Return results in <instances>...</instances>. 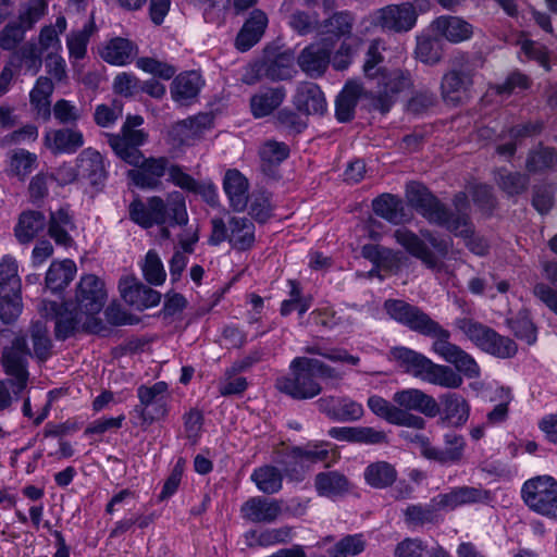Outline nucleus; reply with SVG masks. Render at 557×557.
<instances>
[{"instance_id":"f257e3e1","label":"nucleus","mask_w":557,"mask_h":557,"mask_svg":"<svg viewBox=\"0 0 557 557\" xmlns=\"http://www.w3.org/2000/svg\"><path fill=\"white\" fill-rule=\"evenodd\" d=\"M391 319L409 330L434 338L432 351L445 362L453 364L468 379L480 376V367L475 359L460 346L450 342V332L434 321L419 307L401 299H387L383 305Z\"/></svg>"},{"instance_id":"f03ea898","label":"nucleus","mask_w":557,"mask_h":557,"mask_svg":"<svg viewBox=\"0 0 557 557\" xmlns=\"http://www.w3.org/2000/svg\"><path fill=\"white\" fill-rule=\"evenodd\" d=\"M408 203L431 224L446 228L456 236H466L470 232L469 202L465 193L454 196L453 211L425 186L410 183L406 188Z\"/></svg>"},{"instance_id":"7ed1b4c3","label":"nucleus","mask_w":557,"mask_h":557,"mask_svg":"<svg viewBox=\"0 0 557 557\" xmlns=\"http://www.w3.org/2000/svg\"><path fill=\"white\" fill-rule=\"evenodd\" d=\"M129 218L144 228L163 225L168 220L170 225H186L188 214L185 197L180 191H172L166 200L159 196L149 197L146 202L136 199L129 205Z\"/></svg>"},{"instance_id":"20e7f679","label":"nucleus","mask_w":557,"mask_h":557,"mask_svg":"<svg viewBox=\"0 0 557 557\" xmlns=\"http://www.w3.org/2000/svg\"><path fill=\"white\" fill-rule=\"evenodd\" d=\"M389 359L397 362L404 372L430 384L458 388L463 383L456 368L454 370L448 366L435 363L421 352L404 346L393 347L389 350Z\"/></svg>"},{"instance_id":"39448f33","label":"nucleus","mask_w":557,"mask_h":557,"mask_svg":"<svg viewBox=\"0 0 557 557\" xmlns=\"http://www.w3.org/2000/svg\"><path fill=\"white\" fill-rule=\"evenodd\" d=\"M39 311L44 318L54 321V337L58 341H66L78 333L100 334L106 330L101 319L87 318L72 301L58 304L44 299Z\"/></svg>"},{"instance_id":"423d86ee","label":"nucleus","mask_w":557,"mask_h":557,"mask_svg":"<svg viewBox=\"0 0 557 557\" xmlns=\"http://www.w3.org/2000/svg\"><path fill=\"white\" fill-rule=\"evenodd\" d=\"M117 158L134 168L127 171V178L136 187L150 190L162 185V177L170 173L173 164L168 157L146 158L140 148H134Z\"/></svg>"},{"instance_id":"0eeeda50","label":"nucleus","mask_w":557,"mask_h":557,"mask_svg":"<svg viewBox=\"0 0 557 557\" xmlns=\"http://www.w3.org/2000/svg\"><path fill=\"white\" fill-rule=\"evenodd\" d=\"M305 361H311V358H294L289 364V374L278 377L275 383L281 393L297 400L311 399L322 392L314 369Z\"/></svg>"},{"instance_id":"6e6552de","label":"nucleus","mask_w":557,"mask_h":557,"mask_svg":"<svg viewBox=\"0 0 557 557\" xmlns=\"http://www.w3.org/2000/svg\"><path fill=\"white\" fill-rule=\"evenodd\" d=\"M139 404L133 410L132 423L146 431L154 421L168 414V384L157 382L151 386L140 385L137 388Z\"/></svg>"},{"instance_id":"1a4fd4ad","label":"nucleus","mask_w":557,"mask_h":557,"mask_svg":"<svg viewBox=\"0 0 557 557\" xmlns=\"http://www.w3.org/2000/svg\"><path fill=\"white\" fill-rule=\"evenodd\" d=\"M521 497L528 508L548 519L557 520V480L550 475H539L527 480Z\"/></svg>"},{"instance_id":"9d476101","label":"nucleus","mask_w":557,"mask_h":557,"mask_svg":"<svg viewBox=\"0 0 557 557\" xmlns=\"http://www.w3.org/2000/svg\"><path fill=\"white\" fill-rule=\"evenodd\" d=\"M28 357H32V350L25 336H16L10 346L3 348L1 363L5 374L10 376L8 383L15 395L22 393L27 386Z\"/></svg>"},{"instance_id":"9b49d317","label":"nucleus","mask_w":557,"mask_h":557,"mask_svg":"<svg viewBox=\"0 0 557 557\" xmlns=\"http://www.w3.org/2000/svg\"><path fill=\"white\" fill-rule=\"evenodd\" d=\"M473 70L469 63L467 54H460L454 58L453 67L447 72L441 83L443 99L457 106L468 98V91L473 84Z\"/></svg>"},{"instance_id":"f8f14e48","label":"nucleus","mask_w":557,"mask_h":557,"mask_svg":"<svg viewBox=\"0 0 557 557\" xmlns=\"http://www.w3.org/2000/svg\"><path fill=\"white\" fill-rule=\"evenodd\" d=\"M295 54L288 49L284 51H265L261 60L252 65L255 76L245 78L247 84H253L256 81L270 79L272 82L290 79L296 73L294 63Z\"/></svg>"},{"instance_id":"ddd939ff","label":"nucleus","mask_w":557,"mask_h":557,"mask_svg":"<svg viewBox=\"0 0 557 557\" xmlns=\"http://www.w3.org/2000/svg\"><path fill=\"white\" fill-rule=\"evenodd\" d=\"M418 18V12L410 2L389 4L370 13L369 22L373 27L384 32L407 33L411 30Z\"/></svg>"},{"instance_id":"4468645a","label":"nucleus","mask_w":557,"mask_h":557,"mask_svg":"<svg viewBox=\"0 0 557 557\" xmlns=\"http://www.w3.org/2000/svg\"><path fill=\"white\" fill-rule=\"evenodd\" d=\"M108 298L104 283L94 274H86L81 277L73 306L82 311L87 318H98L97 315L103 309Z\"/></svg>"},{"instance_id":"2eb2a0df","label":"nucleus","mask_w":557,"mask_h":557,"mask_svg":"<svg viewBox=\"0 0 557 557\" xmlns=\"http://www.w3.org/2000/svg\"><path fill=\"white\" fill-rule=\"evenodd\" d=\"M71 175L65 183H72L77 178L87 181L94 187L104 186L108 178V170L103 156L96 149L88 147L79 152L75 160V169H70Z\"/></svg>"},{"instance_id":"dca6fc26","label":"nucleus","mask_w":557,"mask_h":557,"mask_svg":"<svg viewBox=\"0 0 557 557\" xmlns=\"http://www.w3.org/2000/svg\"><path fill=\"white\" fill-rule=\"evenodd\" d=\"M144 123L140 115H127L120 133L106 134L107 140L116 157L140 148L148 139V134L138 127Z\"/></svg>"},{"instance_id":"f3484780","label":"nucleus","mask_w":557,"mask_h":557,"mask_svg":"<svg viewBox=\"0 0 557 557\" xmlns=\"http://www.w3.org/2000/svg\"><path fill=\"white\" fill-rule=\"evenodd\" d=\"M417 440L421 443V454L440 463L459 462L465 453L466 441L462 435L456 432H448L444 435V446H432L429 440L422 435H417Z\"/></svg>"},{"instance_id":"a211bd4d","label":"nucleus","mask_w":557,"mask_h":557,"mask_svg":"<svg viewBox=\"0 0 557 557\" xmlns=\"http://www.w3.org/2000/svg\"><path fill=\"white\" fill-rule=\"evenodd\" d=\"M332 47L325 40L311 42L297 57L300 70L311 78L321 77L331 62Z\"/></svg>"},{"instance_id":"6ab92c4d","label":"nucleus","mask_w":557,"mask_h":557,"mask_svg":"<svg viewBox=\"0 0 557 557\" xmlns=\"http://www.w3.org/2000/svg\"><path fill=\"white\" fill-rule=\"evenodd\" d=\"M491 500V492L474 486H458L447 493L438 494L432 499L437 507L444 510H454L457 507L471 504H485Z\"/></svg>"},{"instance_id":"aec40b11","label":"nucleus","mask_w":557,"mask_h":557,"mask_svg":"<svg viewBox=\"0 0 557 557\" xmlns=\"http://www.w3.org/2000/svg\"><path fill=\"white\" fill-rule=\"evenodd\" d=\"M282 513V502L264 496L248 498L240 507L242 518L252 523H273Z\"/></svg>"},{"instance_id":"412c9836","label":"nucleus","mask_w":557,"mask_h":557,"mask_svg":"<svg viewBox=\"0 0 557 557\" xmlns=\"http://www.w3.org/2000/svg\"><path fill=\"white\" fill-rule=\"evenodd\" d=\"M393 401L403 410L417 411L428 418H434L441 412L436 399L419 388L398 391L393 395Z\"/></svg>"},{"instance_id":"4be33fe9","label":"nucleus","mask_w":557,"mask_h":557,"mask_svg":"<svg viewBox=\"0 0 557 557\" xmlns=\"http://www.w3.org/2000/svg\"><path fill=\"white\" fill-rule=\"evenodd\" d=\"M84 144L83 133L74 127L50 129L44 136V145L52 154H73Z\"/></svg>"},{"instance_id":"5701e85b","label":"nucleus","mask_w":557,"mask_h":557,"mask_svg":"<svg viewBox=\"0 0 557 557\" xmlns=\"http://www.w3.org/2000/svg\"><path fill=\"white\" fill-rule=\"evenodd\" d=\"M120 293L126 304L137 310L157 306L161 294L135 278H123L119 284Z\"/></svg>"},{"instance_id":"b1692460","label":"nucleus","mask_w":557,"mask_h":557,"mask_svg":"<svg viewBox=\"0 0 557 557\" xmlns=\"http://www.w3.org/2000/svg\"><path fill=\"white\" fill-rule=\"evenodd\" d=\"M394 238L401 245L411 256L420 259L422 263L431 270L441 271L443 262L428 247L426 243L417 234L407 230L398 228L394 232Z\"/></svg>"},{"instance_id":"393cba45","label":"nucleus","mask_w":557,"mask_h":557,"mask_svg":"<svg viewBox=\"0 0 557 557\" xmlns=\"http://www.w3.org/2000/svg\"><path fill=\"white\" fill-rule=\"evenodd\" d=\"M268 23V16L262 10H252L236 36V49L242 52L251 49L262 38Z\"/></svg>"},{"instance_id":"a878e982","label":"nucleus","mask_w":557,"mask_h":557,"mask_svg":"<svg viewBox=\"0 0 557 557\" xmlns=\"http://www.w3.org/2000/svg\"><path fill=\"white\" fill-rule=\"evenodd\" d=\"M296 109L307 115L323 114L326 110L325 97L320 87L310 82L301 83L294 96Z\"/></svg>"},{"instance_id":"bb28decb","label":"nucleus","mask_w":557,"mask_h":557,"mask_svg":"<svg viewBox=\"0 0 557 557\" xmlns=\"http://www.w3.org/2000/svg\"><path fill=\"white\" fill-rule=\"evenodd\" d=\"M223 189L234 211L243 212L248 205V180L236 169L227 170L223 180Z\"/></svg>"},{"instance_id":"cd10ccee","label":"nucleus","mask_w":557,"mask_h":557,"mask_svg":"<svg viewBox=\"0 0 557 557\" xmlns=\"http://www.w3.org/2000/svg\"><path fill=\"white\" fill-rule=\"evenodd\" d=\"M48 235L59 246L71 247L74 244L71 232L75 230L73 216L67 208H59L51 211L47 221Z\"/></svg>"},{"instance_id":"c85d7f7f","label":"nucleus","mask_w":557,"mask_h":557,"mask_svg":"<svg viewBox=\"0 0 557 557\" xmlns=\"http://www.w3.org/2000/svg\"><path fill=\"white\" fill-rule=\"evenodd\" d=\"M327 434L332 438L349 443L374 445L386 442V434L371 426H333Z\"/></svg>"},{"instance_id":"c756f323","label":"nucleus","mask_w":557,"mask_h":557,"mask_svg":"<svg viewBox=\"0 0 557 557\" xmlns=\"http://www.w3.org/2000/svg\"><path fill=\"white\" fill-rule=\"evenodd\" d=\"M47 226V219L41 211H23L14 227V235L22 245L32 243Z\"/></svg>"},{"instance_id":"7c9ffc66","label":"nucleus","mask_w":557,"mask_h":557,"mask_svg":"<svg viewBox=\"0 0 557 557\" xmlns=\"http://www.w3.org/2000/svg\"><path fill=\"white\" fill-rule=\"evenodd\" d=\"M433 25L441 36L453 44L466 41L473 35V26L459 16L443 15Z\"/></svg>"},{"instance_id":"2f4dec72","label":"nucleus","mask_w":557,"mask_h":557,"mask_svg":"<svg viewBox=\"0 0 557 557\" xmlns=\"http://www.w3.org/2000/svg\"><path fill=\"white\" fill-rule=\"evenodd\" d=\"M286 97V89L283 86L267 87L260 89L250 99V109L255 117L261 119L270 115L277 109Z\"/></svg>"},{"instance_id":"473e14b6","label":"nucleus","mask_w":557,"mask_h":557,"mask_svg":"<svg viewBox=\"0 0 557 557\" xmlns=\"http://www.w3.org/2000/svg\"><path fill=\"white\" fill-rule=\"evenodd\" d=\"M260 169L264 175L271 178L278 176L277 168L288 158L289 148L286 144L269 140L259 150Z\"/></svg>"},{"instance_id":"72a5a7b5","label":"nucleus","mask_w":557,"mask_h":557,"mask_svg":"<svg viewBox=\"0 0 557 557\" xmlns=\"http://www.w3.org/2000/svg\"><path fill=\"white\" fill-rule=\"evenodd\" d=\"M314 487L320 496L334 499L349 492L350 482L338 471H324L315 475Z\"/></svg>"},{"instance_id":"f704fd0d","label":"nucleus","mask_w":557,"mask_h":557,"mask_svg":"<svg viewBox=\"0 0 557 557\" xmlns=\"http://www.w3.org/2000/svg\"><path fill=\"white\" fill-rule=\"evenodd\" d=\"M230 237L228 243L233 248L245 251L250 249L255 243V224L244 216H232L228 220Z\"/></svg>"},{"instance_id":"c9c22d12","label":"nucleus","mask_w":557,"mask_h":557,"mask_svg":"<svg viewBox=\"0 0 557 557\" xmlns=\"http://www.w3.org/2000/svg\"><path fill=\"white\" fill-rule=\"evenodd\" d=\"M75 273L76 265L73 260L53 261L46 274V288L52 293L63 290L73 281Z\"/></svg>"},{"instance_id":"e433bc0d","label":"nucleus","mask_w":557,"mask_h":557,"mask_svg":"<svg viewBox=\"0 0 557 557\" xmlns=\"http://www.w3.org/2000/svg\"><path fill=\"white\" fill-rule=\"evenodd\" d=\"M250 479L257 488L265 495L277 494L283 488L284 474L281 469L273 465H263L256 468Z\"/></svg>"},{"instance_id":"4c0bfd02","label":"nucleus","mask_w":557,"mask_h":557,"mask_svg":"<svg viewBox=\"0 0 557 557\" xmlns=\"http://www.w3.org/2000/svg\"><path fill=\"white\" fill-rule=\"evenodd\" d=\"M373 212L392 224H400L406 220L401 199L392 194H383L372 201Z\"/></svg>"},{"instance_id":"58836bf2","label":"nucleus","mask_w":557,"mask_h":557,"mask_svg":"<svg viewBox=\"0 0 557 557\" xmlns=\"http://www.w3.org/2000/svg\"><path fill=\"white\" fill-rule=\"evenodd\" d=\"M137 54V46L122 37L111 39L101 52L102 59L114 65H125Z\"/></svg>"},{"instance_id":"ea45409f","label":"nucleus","mask_w":557,"mask_h":557,"mask_svg":"<svg viewBox=\"0 0 557 557\" xmlns=\"http://www.w3.org/2000/svg\"><path fill=\"white\" fill-rule=\"evenodd\" d=\"M53 90L52 81L47 76H39L29 94L30 106L46 121L51 116L50 97Z\"/></svg>"},{"instance_id":"a19ab883","label":"nucleus","mask_w":557,"mask_h":557,"mask_svg":"<svg viewBox=\"0 0 557 557\" xmlns=\"http://www.w3.org/2000/svg\"><path fill=\"white\" fill-rule=\"evenodd\" d=\"M454 325L458 329L471 343L483 351L491 339L495 337L496 331L474 319L458 318Z\"/></svg>"},{"instance_id":"79ce46f5","label":"nucleus","mask_w":557,"mask_h":557,"mask_svg":"<svg viewBox=\"0 0 557 557\" xmlns=\"http://www.w3.org/2000/svg\"><path fill=\"white\" fill-rule=\"evenodd\" d=\"M273 461L282 467L281 471L289 481L300 482L305 479L304 460L296 453L295 447L275 449Z\"/></svg>"},{"instance_id":"37998d69","label":"nucleus","mask_w":557,"mask_h":557,"mask_svg":"<svg viewBox=\"0 0 557 557\" xmlns=\"http://www.w3.org/2000/svg\"><path fill=\"white\" fill-rule=\"evenodd\" d=\"M494 178L497 186L508 196L515 197L528 190L530 177L528 174L511 172L506 168H500L494 172Z\"/></svg>"},{"instance_id":"c03bdc74","label":"nucleus","mask_w":557,"mask_h":557,"mask_svg":"<svg viewBox=\"0 0 557 557\" xmlns=\"http://www.w3.org/2000/svg\"><path fill=\"white\" fill-rule=\"evenodd\" d=\"M201 86V76L196 71L185 72L175 77L171 94L175 101L184 102L195 98Z\"/></svg>"},{"instance_id":"a18cd8bd","label":"nucleus","mask_w":557,"mask_h":557,"mask_svg":"<svg viewBox=\"0 0 557 557\" xmlns=\"http://www.w3.org/2000/svg\"><path fill=\"white\" fill-rule=\"evenodd\" d=\"M29 335L33 344L32 357L39 362H45L51 357L53 347L47 324L40 320L33 322L29 327Z\"/></svg>"},{"instance_id":"49530a36","label":"nucleus","mask_w":557,"mask_h":557,"mask_svg":"<svg viewBox=\"0 0 557 557\" xmlns=\"http://www.w3.org/2000/svg\"><path fill=\"white\" fill-rule=\"evenodd\" d=\"M443 404L444 419L453 425H461L469 418V406L466 399L456 393H447L440 397Z\"/></svg>"},{"instance_id":"de8ad7c7","label":"nucleus","mask_w":557,"mask_h":557,"mask_svg":"<svg viewBox=\"0 0 557 557\" xmlns=\"http://www.w3.org/2000/svg\"><path fill=\"white\" fill-rule=\"evenodd\" d=\"M41 51L34 42H26L20 49L15 50L11 57L10 65L14 67H24L27 72L36 75L42 65Z\"/></svg>"},{"instance_id":"09e8293b","label":"nucleus","mask_w":557,"mask_h":557,"mask_svg":"<svg viewBox=\"0 0 557 557\" xmlns=\"http://www.w3.org/2000/svg\"><path fill=\"white\" fill-rule=\"evenodd\" d=\"M36 166L37 156L35 153L25 149H15L10 153L5 171L9 176H15L20 181H25Z\"/></svg>"},{"instance_id":"8fccbe9b","label":"nucleus","mask_w":557,"mask_h":557,"mask_svg":"<svg viewBox=\"0 0 557 557\" xmlns=\"http://www.w3.org/2000/svg\"><path fill=\"white\" fill-rule=\"evenodd\" d=\"M364 479L374 488H385L396 481L397 471L386 461H376L366 468Z\"/></svg>"},{"instance_id":"3c124183","label":"nucleus","mask_w":557,"mask_h":557,"mask_svg":"<svg viewBox=\"0 0 557 557\" xmlns=\"http://www.w3.org/2000/svg\"><path fill=\"white\" fill-rule=\"evenodd\" d=\"M441 508L437 507L436 503L429 505H409L404 510V519L408 525H423L426 523L435 524L441 521L438 515Z\"/></svg>"},{"instance_id":"603ef678","label":"nucleus","mask_w":557,"mask_h":557,"mask_svg":"<svg viewBox=\"0 0 557 557\" xmlns=\"http://www.w3.org/2000/svg\"><path fill=\"white\" fill-rule=\"evenodd\" d=\"M21 287L16 260L11 256H4L0 262V292L18 293Z\"/></svg>"},{"instance_id":"864d4df0","label":"nucleus","mask_w":557,"mask_h":557,"mask_svg":"<svg viewBox=\"0 0 557 557\" xmlns=\"http://www.w3.org/2000/svg\"><path fill=\"white\" fill-rule=\"evenodd\" d=\"M507 325L517 338L524 341L528 345L536 343V327L527 311H520L515 318L508 319Z\"/></svg>"},{"instance_id":"5fc2aeb1","label":"nucleus","mask_w":557,"mask_h":557,"mask_svg":"<svg viewBox=\"0 0 557 557\" xmlns=\"http://www.w3.org/2000/svg\"><path fill=\"white\" fill-rule=\"evenodd\" d=\"M358 96V86H346L338 95L335 103V114L339 122L346 123L354 119Z\"/></svg>"},{"instance_id":"6e6d98bb","label":"nucleus","mask_w":557,"mask_h":557,"mask_svg":"<svg viewBox=\"0 0 557 557\" xmlns=\"http://www.w3.org/2000/svg\"><path fill=\"white\" fill-rule=\"evenodd\" d=\"M557 164V152L553 148L540 147L529 152L525 169L530 173H540Z\"/></svg>"},{"instance_id":"4d7b16f0","label":"nucleus","mask_w":557,"mask_h":557,"mask_svg":"<svg viewBox=\"0 0 557 557\" xmlns=\"http://www.w3.org/2000/svg\"><path fill=\"white\" fill-rule=\"evenodd\" d=\"M354 23L355 16L351 12L339 11L324 20L322 26L325 33L339 38L351 34Z\"/></svg>"},{"instance_id":"13d9d810","label":"nucleus","mask_w":557,"mask_h":557,"mask_svg":"<svg viewBox=\"0 0 557 557\" xmlns=\"http://www.w3.org/2000/svg\"><path fill=\"white\" fill-rule=\"evenodd\" d=\"M302 351L308 355L321 356L333 362H346L352 366H357L360 361L358 356L348 354V351L344 348H326L319 343L305 346Z\"/></svg>"},{"instance_id":"bf43d9fd","label":"nucleus","mask_w":557,"mask_h":557,"mask_svg":"<svg viewBox=\"0 0 557 557\" xmlns=\"http://www.w3.org/2000/svg\"><path fill=\"white\" fill-rule=\"evenodd\" d=\"M94 30V23L90 22L81 30L71 32L66 38V45L70 53V58L76 60L84 59L87 53V45L89 42L91 33Z\"/></svg>"},{"instance_id":"052dcab7","label":"nucleus","mask_w":557,"mask_h":557,"mask_svg":"<svg viewBox=\"0 0 557 557\" xmlns=\"http://www.w3.org/2000/svg\"><path fill=\"white\" fill-rule=\"evenodd\" d=\"M47 0H29L18 13L17 22L26 29H32L47 13Z\"/></svg>"},{"instance_id":"680f3d73","label":"nucleus","mask_w":557,"mask_h":557,"mask_svg":"<svg viewBox=\"0 0 557 557\" xmlns=\"http://www.w3.org/2000/svg\"><path fill=\"white\" fill-rule=\"evenodd\" d=\"M23 309L22 292H0V319L4 324L13 323Z\"/></svg>"},{"instance_id":"e2e57ef3","label":"nucleus","mask_w":557,"mask_h":557,"mask_svg":"<svg viewBox=\"0 0 557 557\" xmlns=\"http://www.w3.org/2000/svg\"><path fill=\"white\" fill-rule=\"evenodd\" d=\"M145 280L151 285H161L164 283L166 273L163 263L156 250H149L146 253L141 265Z\"/></svg>"},{"instance_id":"0e129e2a","label":"nucleus","mask_w":557,"mask_h":557,"mask_svg":"<svg viewBox=\"0 0 557 557\" xmlns=\"http://www.w3.org/2000/svg\"><path fill=\"white\" fill-rule=\"evenodd\" d=\"M366 541L362 534L346 535L339 540L330 550L331 557H349L362 553Z\"/></svg>"},{"instance_id":"69168bd1","label":"nucleus","mask_w":557,"mask_h":557,"mask_svg":"<svg viewBox=\"0 0 557 557\" xmlns=\"http://www.w3.org/2000/svg\"><path fill=\"white\" fill-rule=\"evenodd\" d=\"M288 25L298 35L306 36L318 30L320 26L319 15L296 10L289 15Z\"/></svg>"},{"instance_id":"338daca9","label":"nucleus","mask_w":557,"mask_h":557,"mask_svg":"<svg viewBox=\"0 0 557 557\" xmlns=\"http://www.w3.org/2000/svg\"><path fill=\"white\" fill-rule=\"evenodd\" d=\"M484 352L500 359H509L516 356L518 346L510 337L495 333V337L491 336L490 342L483 349Z\"/></svg>"},{"instance_id":"774afa93","label":"nucleus","mask_w":557,"mask_h":557,"mask_svg":"<svg viewBox=\"0 0 557 557\" xmlns=\"http://www.w3.org/2000/svg\"><path fill=\"white\" fill-rule=\"evenodd\" d=\"M380 76L381 81L379 85H382V88L387 90L389 95H393L394 98L400 91L408 89L412 84L410 74L401 70H394L388 73L384 72Z\"/></svg>"}]
</instances>
